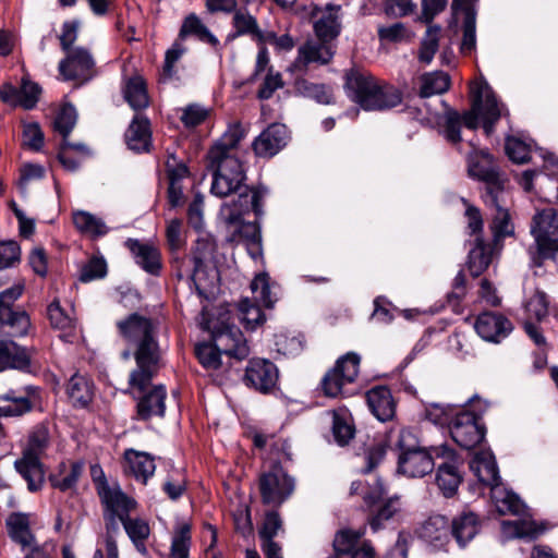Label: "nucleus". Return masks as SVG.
<instances>
[{
	"label": "nucleus",
	"instance_id": "obj_1",
	"mask_svg": "<svg viewBox=\"0 0 558 558\" xmlns=\"http://www.w3.org/2000/svg\"><path fill=\"white\" fill-rule=\"evenodd\" d=\"M123 338L137 345L135 360L137 368L130 375V386L144 392L156 375L159 362V351L154 339L153 326L149 319L137 314L130 315L118 323Z\"/></svg>",
	"mask_w": 558,
	"mask_h": 558
},
{
	"label": "nucleus",
	"instance_id": "obj_2",
	"mask_svg": "<svg viewBox=\"0 0 558 558\" xmlns=\"http://www.w3.org/2000/svg\"><path fill=\"white\" fill-rule=\"evenodd\" d=\"M265 193L256 192L252 195L241 194L238 199L223 203L220 208V218L228 229L227 240L231 243L244 242L248 253L256 258L262 254V233L258 223L244 222L243 217L251 209L256 216L263 214L262 201Z\"/></svg>",
	"mask_w": 558,
	"mask_h": 558
},
{
	"label": "nucleus",
	"instance_id": "obj_3",
	"mask_svg": "<svg viewBox=\"0 0 558 558\" xmlns=\"http://www.w3.org/2000/svg\"><path fill=\"white\" fill-rule=\"evenodd\" d=\"M214 248V243L209 239H198L192 255L181 251L171 253V267L175 277L193 281L198 294L206 299L213 294L218 279L217 270H207L205 265Z\"/></svg>",
	"mask_w": 558,
	"mask_h": 558
},
{
	"label": "nucleus",
	"instance_id": "obj_4",
	"mask_svg": "<svg viewBox=\"0 0 558 558\" xmlns=\"http://www.w3.org/2000/svg\"><path fill=\"white\" fill-rule=\"evenodd\" d=\"M348 96L364 110H386L401 104V93L393 86L380 85L375 77L351 71L347 74Z\"/></svg>",
	"mask_w": 558,
	"mask_h": 558
},
{
	"label": "nucleus",
	"instance_id": "obj_5",
	"mask_svg": "<svg viewBox=\"0 0 558 558\" xmlns=\"http://www.w3.org/2000/svg\"><path fill=\"white\" fill-rule=\"evenodd\" d=\"M209 166L214 170L210 192L218 197H227L231 194L252 195L256 192L266 194L264 190L250 189L244 182L246 180L243 163L239 157L208 158ZM236 197L235 199H238Z\"/></svg>",
	"mask_w": 558,
	"mask_h": 558
},
{
	"label": "nucleus",
	"instance_id": "obj_6",
	"mask_svg": "<svg viewBox=\"0 0 558 558\" xmlns=\"http://www.w3.org/2000/svg\"><path fill=\"white\" fill-rule=\"evenodd\" d=\"M98 496L104 506L106 526L102 544H108V541L117 543L116 536L120 531L119 522L135 510L137 502L123 493L119 484H109L108 482L101 483Z\"/></svg>",
	"mask_w": 558,
	"mask_h": 558
},
{
	"label": "nucleus",
	"instance_id": "obj_7",
	"mask_svg": "<svg viewBox=\"0 0 558 558\" xmlns=\"http://www.w3.org/2000/svg\"><path fill=\"white\" fill-rule=\"evenodd\" d=\"M485 409L486 404L477 400L454 413L449 430L453 441L462 449H473L483 441L486 428L481 416Z\"/></svg>",
	"mask_w": 558,
	"mask_h": 558
},
{
	"label": "nucleus",
	"instance_id": "obj_8",
	"mask_svg": "<svg viewBox=\"0 0 558 558\" xmlns=\"http://www.w3.org/2000/svg\"><path fill=\"white\" fill-rule=\"evenodd\" d=\"M472 107L461 117V123L475 130L478 126V120H482L484 131L490 135L495 123L504 114V106L497 101L495 94L487 84H477L472 86Z\"/></svg>",
	"mask_w": 558,
	"mask_h": 558
},
{
	"label": "nucleus",
	"instance_id": "obj_9",
	"mask_svg": "<svg viewBox=\"0 0 558 558\" xmlns=\"http://www.w3.org/2000/svg\"><path fill=\"white\" fill-rule=\"evenodd\" d=\"M531 232L536 244V256L533 258L537 266L542 260L553 258L558 252V210L545 208L533 217Z\"/></svg>",
	"mask_w": 558,
	"mask_h": 558
},
{
	"label": "nucleus",
	"instance_id": "obj_10",
	"mask_svg": "<svg viewBox=\"0 0 558 558\" xmlns=\"http://www.w3.org/2000/svg\"><path fill=\"white\" fill-rule=\"evenodd\" d=\"M23 293V286L15 284L0 293V336L22 337L31 327L25 312H14L11 305Z\"/></svg>",
	"mask_w": 558,
	"mask_h": 558
},
{
	"label": "nucleus",
	"instance_id": "obj_11",
	"mask_svg": "<svg viewBox=\"0 0 558 558\" xmlns=\"http://www.w3.org/2000/svg\"><path fill=\"white\" fill-rule=\"evenodd\" d=\"M360 362V355L354 352L339 357L333 368L323 378L322 386L325 395L332 398L344 396L345 386L352 384L359 375Z\"/></svg>",
	"mask_w": 558,
	"mask_h": 558
},
{
	"label": "nucleus",
	"instance_id": "obj_12",
	"mask_svg": "<svg viewBox=\"0 0 558 558\" xmlns=\"http://www.w3.org/2000/svg\"><path fill=\"white\" fill-rule=\"evenodd\" d=\"M452 457L453 450L445 445L430 449L422 447L411 453L399 454L398 470L408 477H423L434 470L436 458L451 459Z\"/></svg>",
	"mask_w": 558,
	"mask_h": 558
},
{
	"label": "nucleus",
	"instance_id": "obj_13",
	"mask_svg": "<svg viewBox=\"0 0 558 558\" xmlns=\"http://www.w3.org/2000/svg\"><path fill=\"white\" fill-rule=\"evenodd\" d=\"M294 488V480L279 465L272 466L259 477V492L266 505H281L292 495Z\"/></svg>",
	"mask_w": 558,
	"mask_h": 558
},
{
	"label": "nucleus",
	"instance_id": "obj_14",
	"mask_svg": "<svg viewBox=\"0 0 558 558\" xmlns=\"http://www.w3.org/2000/svg\"><path fill=\"white\" fill-rule=\"evenodd\" d=\"M335 53L336 46L332 41L310 39L299 47L298 56L289 65L288 72L304 74L312 63L319 65L328 64Z\"/></svg>",
	"mask_w": 558,
	"mask_h": 558
},
{
	"label": "nucleus",
	"instance_id": "obj_15",
	"mask_svg": "<svg viewBox=\"0 0 558 558\" xmlns=\"http://www.w3.org/2000/svg\"><path fill=\"white\" fill-rule=\"evenodd\" d=\"M471 150L466 154L469 175L486 183V192L484 196H488L489 189H496L501 192L498 182V174L493 165V157L487 149H481L473 141L469 142Z\"/></svg>",
	"mask_w": 558,
	"mask_h": 558
},
{
	"label": "nucleus",
	"instance_id": "obj_16",
	"mask_svg": "<svg viewBox=\"0 0 558 558\" xmlns=\"http://www.w3.org/2000/svg\"><path fill=\"white\" fill-rule=\"evenodd\" d=\"M213 341L222 353L244 360L250 354V348L242 331L234 325L222 322L220 326H213Z\"/></svg>",
	"mask_w": 558,
	"mask_h": 558
},
{
	"label": "nucleus",
	"instance_id": "obj_17",
	"mask_svg": "<svg viewBox=\"0 0 558 558\" xmlns=\"http://www.w3.org/2000/svg\"><path fill=\"white\" fill-rule=\"evenodd\" d=\"M340 5L327 4L312 10L313 29L319 40L335 41L341 33Z\"/></svg>",
	"mask_w": 558,
	"mask_h": 558
},
{
	"label": "nucleus",
	"instance_id": "obj_18",
	"mask_svg": "<svg viewBox=\"0 0 558 558\" xmlns=\"http://www.w3.org/2000/svg\"><path fill=\"white\" fill-rule=\"evenodd\" d=\"M244 381L255 390L267 393L277 385L278 369L276 365L268 360H251L245 371Z\"/></svg>",
	"mask_w": 558,
	"mask_h": 558
},
{
	"label": "nucleus",
	"instance_id": "obj_19",
	"mask_svg": "<svg viewBox=\"0 0 558 558\" xmlns=\"http://www.w3.org/2000/svg\"><path fill=\"white\" fill-rule=\"evenodd\" d=\"M477 0H452V13L458 20L462 16L463 36L461 52L470 54L476 47V11Z\"/></svg>",
	"mask_w": 558,
	"mask_h": 558
},
{
	"label": "nucleus",
	"instance_id": "obj_20",
	"mask_svg": "<svg viewBox=\"0 0 558 558\" xmlns=\"http://www.w3.org/2000/svg\"><path fill=\"white\" fill-rule=\"evenodd\" d=\"M512 323L501 314L485 312L475 322L477 335L485 341L499 343L512 331Z\"/></svg>",
	"mask_w": 558,
	"mask_h": 558
},
{
	"label": "nucleus",
	"instance_id": "obj_21",
	"mask_svg": "<svg viewBox=\"0 0 558 558\" xmlns=\"http://www.w3.org/2000/svg\"><path fill=\"white\" fill-rule=\"evenodd\" d=\"M288 142L286 125L274 123L263 131L253 143V149L259 157H272L282 149Z\"/></svg>",
	"mask_w": 558,
	"mask_h": 558
},
{
	"label": "nucleus",
	"instance_id": "obj_22",
	"mask_svg": "<svg viewBox=\"0 0 558 558\" xmlns=\"http://www.w3.org/2000/svg\"><path fill=\"white\" fill-rule=\"evenodd\" d=\"M93 68L94 59L83 48H75L69 51L68 58L59 64V70L66 80H86L89 77Z\"/></svg>",
	"mask_w": 558,
	"mask_h": 558
},
{
	"label": "nucleus",
	"instance_id": "obj_23",
	"mask_svg": "<svg viewBox=\"0 0 558 558\" xmlns=\"http://www.w3.org/2000/svg\"><path fill=\"white\" fill-rule=\"evenodd\" d=\"M124 470L137 482L146 484L147 481L155 474V458L145 451L126 449L124 451Z\"/></svg>",
	"mask_w": 558,
	"mask_h": 558
},
{
	"label": "nucleus",
	"instance_id": "obj_24",
	"mask_svg": "<svg viewBox=\"0 0 558 558\" xmlns=\"http://www.w3.org/2000/svg\"><path fill=\"white\" fill-rule=\"evenodd\" d=\"M126 245L134 255L137 265L150 275H159L162 266L161 255L155 245L138 240H129Z\"/></svg>",
	"mask_w": 558,
	"mask_h": 558
},
{
	"label": "nucleus",
	"instance_id": "obj_25",
	"mask_svg": "<svg viewBox=\"0 0 558 558\" xmlns=\"http://www.w3.org/2000/svg\"><path fill=\"white\" fill-rule=\"evenodd\" d=\"M481 520L472 511H464L453 518L450 525V535L460 547H464L481 531Z\"/></svg>",
	"mask_w": 558,
	"mask_h": 558
},
{
	"label": "nucleus",
	"instance_id": "obj_26",
	"mask_svg": "<svg viewBox=\"0 0 558 558\" xmlns=\"http://www.w3.org/2000/svg\"><path fill=\"white\" fill-rule=\"evenodd\" d=\"M470 469L477 480L490 489L494 485L501 484L498 466L490 451L477 452L470 462Z\"/></svg>",
	"mask_w": 558,
	"mask_h": 558
},
{
	"label": "nucleus",
	"instance_id": "obj_27",
	"mask_svg": "<svg viewBox=\"0 0 558 558\" xmlns=\"http://www.w3.org/2000/svg\"><path fill=\"white\" fill-rule=\"evenodd\" d=\"M245 134L246 131L240 122L230 123L219 141L209 150L208 158L238 157L235 148Z\"/></svg>",
	"mask_w": 558,
	"mask_h": 558
},
{
	"label": "nucleus",
	"instance_id": "obj_28",
	"mask_svg": "<svg viewBox=\"0 0 558 558\" xmlns=\"http://www.w3.org/2000/svg\"><path fill=\"white\" fill-rule=\"evenodd\" d=\"M369 410L381 422L389 421L395 415L396 404L390 390L380 386L371 389L366 393Z\"/></svg>",
	"mask_w": 558,
	"mask_h": 558
},
{
	"label": "nucleus",
	"instance_id": "obj_29",
	"mask_svg": "<svg viewBox=\"0 0 558 558\" xmlns=\"http://www.w3.org/2000/svg\"><path fill=\"white\" fill-rule=\"evenodd\" d=\"M166 388L162 385L155 386L144 393L137 402V415L141 420H148L153 416H163L166 410Z\"/></svg>",
	"mask_w": 558,
	"mask_h": 558
},
{
	"label": "nucleus",
	"instance_id": "obj_30",
	"mask_svg": "<svg viewBox=\"0 0 558 558\" xmlns=\"http://www.w3.org/2000/svg\"><path fill=\"white\" fill-rule=\"evenodd\" d=\"M490 497L497 511L502 515H523L525 513V505L520 497L508 490L502 484L493 486Z\"/></svg>",
	"mask_w": 558,
	"mask_h": 558
},
{
	"label": "nucleus",
	"instance_id": "obj_31",
	"mask_svg": "<svg viewBox=\"0 0 558 558\" xmlns=\"http://www.w3.org/2000/svg\"><path fill=\"white\" fill-rule=\"evenodd\" d=\"M501 192H496V189H489L488 196H484V202L487 206L495 210L492 229L495 238H504L512 233V226L510 223L509 214L500 205Z\"/></svg>",
	"mask_w": 558,
	"mask_h": 558
},
{
	"label": "nucleus",
	"instance_id": "obj_32",
	"mask_svg": "<svg viewBox=\"0 0 558 558\" xmlns=\"http://www.w3.org/2000/svg\"><path fill=\"white\" fill-rule=\"evenodd\" d=\"M125 141L129 148L134 151L148 150L150 145L149 120L136 114L125 133Z\"/></svg>",
	"mask_w": 558,
	"mask_h": 558
},
{
	"label": "nucleus",
	"instance_id": "obj_33",
	"mask_svg": "<svg viewBox=\"0 0 558 558\" xmlns=\"http://www.w3.org/2000/svg\"><path fill=\"white\" fill-rule=\"evenodd\" d=\"M29 356L24 348L13 341L0 340V372L8 368L26 369Z\"/></svg>",
	"mask_w": 558,
	"mask_h": 558
},
{
	"label": "nucleus",
	"instance_id": "obj_34",
	"mask_svg": "<svg viewBox=\"0 0 558 558\" xmlns=\"http://www.w3.org/2000/svg\"><path fill=\"white\" fill-rule=\"evenodd\" d=\"M421 537L436 547L444 546L450 535L448 521L442 515L429 517L422 525Z\"/></svg>",
	"mask_w": 558,
	"mask_h": 558
},
{
	"label": "nucleus",
	"instance_id": "obj_35",
	"mask_svg": "<svg viewBox=\"0 0 558 558\" xmlns=\"http://www.w3.org/2000/svg\"><path fill=\"white\" fill-rule=\"evenodd\" d=\"M48 318L51 326L62 331L61 338L65 341H72L77 330L76 318L70 313H66L61 306L59 301H53L48 306Z\"/></svg>",
	"mask_w": 558,
	"mask_h": 558
},
{
	"label": "nucleus",
	"instance_id": "obj_36",
	"mask_svg": "<svg viewBox=\"0 0 558 558\" xmlns=\"http://www.w3.org/2000/svg\"><path fill=\"white\" fill-rule=\"evenodd\" d=\"M84 471V462L74 461L62 463L58 473L50 476L51 485L61 492L72 490L76 487Z\"/></svg>",
	"mask_w": 558,
	"mask_h": 558
},
{
	"label": "nucleus",
	"instance_id": "obj_37",
	"mask_svg": "<svg viewBox=\"0 0 558 558\" xmlns=\"http://www.w3.org/2000/svg\"><path fill=\"white\" fill-rule=\"evenodd\" d=\"M123 96L129 106L137 111L149 105L146 83L140 75H134L125 81Z\"/></svg>",
	"mask_w": 558,
	"mask_h": 558
},
{
	"label": "nucleus",
	"instance_id": "obj_38",
	"mask_svg": "<svg viewBox=\"0 0 558 558\" xmlns=\"http://www.w3.org/2000/svg\"><path fill=\"white\" fill-rule=\"evenodd\" d=\"M543 533V529L531 519H518L501 522V534L504 538H535Z\"/></svg>",
	"mask_w": 558,
	"mask_h": 558
},
{
	"label": "nucleus",
	"instance_id": "obj_39",
	"mask_svg": "<svg viewBox=\"0 0 558 558\" xmlns=\"http://www.w3.org/2000/svg\"><path fill=\"white\" fill-rule=\"evenodd\" d=\"M66 393L76 408H86L93 399V384L81 374H74L66 386Z\"/></svg>",
	"mask_w": 558,
	"mask_h": 558
},
{
	"label": "nucleus",
	"instance_id": "obj_40",
	"mask_svg": "<svg viewBox=\"0 0 558 558\" xmlns=\"http://www.w3.org/2000/svg\"><path fill=\"white\" fill-rule=\"evenodd\" d=\"M461 482L462 476L453 461L439 464L436 473V484L445 497L454 496Z\"/></svg>",
	"mask_w": 558,
	"mask_h": 558
},
{
	"label": "nucleus",
	"instance_id": "obj_41",
	"mask_svg": "<svg viewBox=\"0 0 558 558\" xmlns=\"http://www.w3.org/2000/svg\"><path fill=\"white\" fill-rule=\"evenodd\" d=\"M189 36H194L203 43L214 47L219 45L217 37L208 29L202 20L194 13L189 14L180 28L179 39L184 40Z\"/></svg>",
	"mask_w": 558,
	"mask_h": 558
},
{
	"label": "nucleus",
	"instance_id": "obj_42",
	"mask_svg": "<svg viewBox=\"0 0 558 558\" xmlns=\"http://www.w3.org/2000/svg\"><path fill=\"white\" fill-rule=\"evenodd\" d=\"M7 526L11 538L19 543L23 549L26 547L33 548L35 538L29 529L28 515L23 513H12L7 519Z\"/></svg>",
	"mask_w": 558,
	"mask_h": 558
},
{
	"label": "nucleus",
	"instance_id": "obj_43",
	"mask_svg": "<svg viewBox=\"0 0 558 558\" xmlns=\"http://www.w3.org/2000/svg\"><path fill=\"white\" fill-rule=\"evenodd\" d=\"M72 219L75 228L81 233L88 235L93 239L104 236L105 234L108 233V227L106 226L104 220L88 211H73Z\"/></svg>",
	"mask_w": 558,
	"mask_h": 558
},
{
	"label": "nucleus",
	"instance_id": "obj_44",
	"mask_svg": "<svg viewBox=\"0 0 558 558\" xmlns=\"http://www.w3.org/2000/svg\"><path fill=\"white\" fill-rule=\"evenodd\" d=\"M450 87V77L442 71L428 72L420 76V96L428 98L446 93Z\"/></svg>",
	"mask_w": 558,
	"mask_h": 558
},
{
	"label": "nucleus",
	"instance_id": "obj_45",
	"mask_svg": "<svg viewBox=\"0 0 558 558\" xmlns=\"http://www.w3.org/2000/svg\"><path fill=\"white\" fill-rule=\"evenodd\" d=\"M125 533L141 553H146L145 542L149 537L150 527L145 519L131 517L130 514L121 521Z\"/></svg>",
	"mask_w": 558,
	"mask_h": 558
},
{
	"label": "nucleus",
	"instance_id": "obj_46",
	"mask_svg": "<svg viewBox=\"0 0 558 558\" xmlns=\"http://www.w3.org/2000/svg\"><path fill=\"white\" fill-rule=\"evenodd\" d=\"M15 469L26 480L29 490L35 492L39 488L43 481V471L37 456L25 453L22 459L15 462Z\"/></svg>",
	"mask_w": 558,
	"mask_h": 558
},
{
	"label": "nucleus",
	"instance_id": "obj_47",
	"mask_svg": "<svg viewBox=\"0 0 558 558\" xmlns=\"http://www.w3.org/2000/svg\"><path fill=\"white\" fill-rule=\"evenodd\" d=\"M32 409L28 397L17 396L14 391L0 395V416H20Z\"/></svg>",
	"mask_w": 558,
	"mask_h": 558
},
{
	"label": "nucleus",
	"instance_id": "obj_48",
	"mask_svg": "<svg viewBox=\"0 0 558 558\" xmlns=\"http://www.w3.org/2000/svg\"><path fill=\"white\" fill-rule=\"evenodd\" d=\"M364 530L345 529L339 531L333 538V548L337 557L342 555L351 556L353 551L362 544Z\"/></svg>",
	"mask_w": 558,
	"mask_h": 558
},
{
	"label": "nucleus",
	"instance_id": "obj_49",
	"mask_svg": "<svg viewBox=\"0 0 558 558\" xmlns=\"http://www.w3.org/2000/svg\"><path fill=\"white\" fill-rule=\"evenodd\" d=\"M295 92L306 98L316 100L319 104H330L332 94L329 87L324 84H316L306 78H296L294 82Z\"/></svg>",
	"mask_w": 558,
	"mask_h": 558
},
{
	"label": "nucleus",
	"instance_id": "obj_50",
	"mask_svg": "<svg viewBox=\"0 0 558 558\" xmlns=\"http://www.w3.org/2000/svg\"><path fill=\"white\" fill-rule=\"evenodd\" d=\"M492 262V252L483 240L478 236L475 239V246L469 253V270L473 277H478L489 266Z\"/></svg>",
	"mask_w": 558,
	"mask_h": 558
},
{
	"label": "nucleus",
	"instance_id": "obj_51",
	"mask_svg": "<svg viewBox=\"0 0 558 558\" xmlns=\"http://www.w3.org/2000/svg\"><path fill=\"white\" fill-rule=\"evenodd\" d=\"M332 434L340 446L347 445L354 435V428L351 424L350 415L345 409L333 410L332 412Z\"/></svg>",
	"mask_w": 558,
	"mask_h": 558
},
{
	"label": "nucleus",
	"instance_id": "obj_52",
	"mask_svg": "<svg viewBox=\"0 0 558 558\" xmlns=\"http://www.w3.org/2000/svg\"><path fill=\"white\" fill-rule=\"evenodd\" d=\"M390 441L399 450V454L411 453L422 448L416 433L409 427L392 430Z\"/></svg>",
	"mask_w": 558,
	"mask_h": 558
},
{
	"label": "nucleus",
	"instance_id": "obj_53",
	"mask_svg": "<svg viewBox=\"0 0 558 558\" xmlns=\"http://www.w3.org/2000/svg\"><path fill=\"white\" fill-rule=\"evenodd\" d=\"M191 547V526L187 523L179 524L173 533L170 558H189Z\"/></svg>",
	"mask_w": 558,
	"mask_h": 558
},
{
	"label": "nucleus",
	"instance_id": "obj_54",
	"mask_svg": "<svg viewBox=\"0 0 558 558\" xmlns=\"http://www.w3.org/2000/svg\"><path fill=\"white\" fill-rule=\"evenodd\" d=\"M441 28L432 25L427 28L421 41L418 50V60L425 64H429L439 48Z\"/></svg>",
	"mask_w": 558,
	"mask_h": 558
},
{
	"label": "nucleus",
	"instance_id": "obj_55",
	"mask_svg": "<svg viewBox=\"0 0 558 558\" xmlns=\"http://www.w3.org/2000/svg\"><path fill=\"white\" fill-rule=\"evenodd\" d=\"M239 316L244 327L251 330H254L265 322V315L260 307L251 302L247 298L241 300L239 303Z\"/></svg>",
	"mask_w": 558,
	"mask_h": 558
},
{
	"label": "nucleus",
	"instance_id": "obj_56",
	"mask_svg": "<svg viewBox=\"0 0 558 558\" xmlns=\"http://www.w3.org/2000/svg\"><path fill=\"white\" fill-rule=\"evenodd\" d=\"M195 353L199 363L206 369H218L221 365L222 351L217 348L216 343H199L195 347Z\"/></svg>",
	"mask_w": 558,
	"mask_h": 558
},
{
	"label": "nucleus",
	"instance_id": "obj_57",
	"mask_svg": "<svg viewBox=\"0 0 558 558\" xmlns=\"http://www.w3.org/2000/svg\"><path fill=\"white\" fill-rule=\"evenodd\" d=\"M399 510L400 502L398 497H391L384 500L376 513L369 519L371 529L374 532H377L383 526L384 522L393 518Z\"/></svg>",
	"mask_w": 558,
	"mask_h": 558
},
{
	"label": "nucleus",
	"instance_id": "obj_58",
	"mask_svg": "<svg viewBox=\"0 0 558 558\" xmlns=\"http://www.w3.org/2000/svg\"><path fill=\"white\" fill-rule=\"evenodd\" d=\"M77 121V113L75 108L65 104L61 107L60 111L57 113V117L53 122L54 130L62 135V137H68L75 126Z\"/></svg>",
	"mask_w": 558,
	"mask_h": 558
},
{
	"label": "nucleus",
	"instance_id": "obj_59",
	"mask_svg": "<svg viewBox=\"0 0 558 558\" xmlns=\"http://www.w3.org/2000/svg\"><path fill=\"white\" fill-rule=\"evenodd\" d=\"M45 168L38 163L26 162L20 168V178L17 182L19 190L23 195L27 193L28 184L39 181L45 177Z\"/></svg>",
	"mask_w": 558,
	"mask_h": 558
},
{
	"label": "nucleus",
	"instance_id": "obj_60",
	"mask_svg": "<svg viewBox=\"0 0 558 558\" xmlns=\"http://www.w3.org/2000/svg\"><path fill=\"white\" fill-rule=\"evenodd\" d=\"M251 290L256 302L266 307H271L274 305L275 301L271 298L268 275H257L251 282Z\"/></svg>",
	"mask_w": 558,
	"mask_h": 558
},
{
	"label": "nucleus",
	"instance_id": "obj_61",
	"mask_svg": "<svg viewBox=\"0 0 558 558\" xmlns=\"http://www.w3.org/2000/svg\"><path fill=\"white\" fill-rule=\"evenodd\" d=\"M525 311L531 319L542 320L548 314V300L544 292L536 291L525 302Z\"/></svg>",
	"mask_w": 558,
	"mask_h": 558
},
{
	"label": "nucleus",
	"instance_id": "obj_62",
	"mask_svg": "<svg viewBox=\"0 0 558 558\" xmlns=\"http://www.w3.org/2000/svg\"><path fill=\"white\" fill-rule=\"evenodd\" d=\"M506 153L512 161L524 163L530 158L531 145L518 137H508L506 140Z\"/></svg>",
	"mask_w": 558,
	"mask_h": 558
},
{
	"label": "nucleus",
	"instance_id": "obj_63",
	"mask_svg": "<svg viewBox=\"0 0 558 558\" xmlns=\"http://www.w3.org/2000/svg\"><path fill=\"white\" fill-rule=\"evenodd\" d=\"M209 112L210 110L204 106L191 104L182 109L180 119L186 128H194L203 123L209 116Z\"/></svg>",
	"mask_w": 558,
	"mask_h": 558
},
{
	"label": "nucleus",
	"instance_id": "obj_64",
	"mask_svg": "<svg viewBox=\"0 0 558 558\" xmlns=\"http://www.w3.org/2000/svg\"><path fill=\"white\" fill-rule=\"evenodd\" d=\"M107 274V263L102 257L90 258L82 268L80 280L89 282L95 279L104 278Z\"/></svg>",
	"mask_w": 558,
	"mask_h": 558
}]
</instances>
